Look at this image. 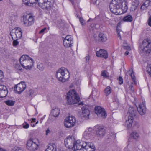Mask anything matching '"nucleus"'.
Returning <instances> with one entry per match:
<instances>
[{"instance_id":"1","label":"nucleus","mask_w":151,"mask_h":151,"mask_svg":"<svg viewBox=\"0 0 151 151\" xmlns=\"http://www.w3.org/2000/svg\"><path fill=\"white\" fill-rule=\"evenodd\" d=\"M124 6V9H128L127 4L125 1L120 0H112L110 4L109 7L111 11L116 15H120L123 13L122 9Z\"/></svg>"},{"instance_id":"2","label":"nucleus","mask_w":151,"mask_h":151,"mask_svg":"<svg viewBox=\"0 0 151 151\" xmlns=\"http://www.w3.org/2000/svg\"><path fill=\"white\" fill-rule=\"evenodd\" d=\"M56 76L59 81L65 82L70 78V73L67 69L62 67L57 70Z\"/></svg>"},{"instance_id":"3","label":"nucleus","mask_w":151,"mask_h":151,"mask_svg":"<svg viewBox=\"0 0 151 151\" xmlns=\"http://www.w3.org/2000/svg\"><path fill=\"white\" fill-rule=\"evenodd\" d=\"M67 102L69 105L76 104L78 102L80 98L76 91L73 89L69 91L66 97Z\"/></svg>"},{"instance_id":"4","label":"nucleus","mask_w":151,"mask_h":151,"mask_svg":"<svg viewBox=\"0 0 151 151\" xmlns=\"http://www.w3.org/2000/svg\"><path fill=\"white\" fill-rule=\"evenodd\" d=\"M19 61L22 66L26 69H30L33 65V59L27 55H22L20 58Z\"/></svg>"},{"instance_id":"5","label":"nucleus","mask_w":151,"mask_h":151,"mask_svg":"<svg viewBox=\"0 0 151 151\" xmlns=\"http://www.w3.org/2000/svg\"><path fill=\"white\" fill-rule=\"evenodd\" d=\"M21 20L23 24L26 27H29L34 22V17L31 13H25L21 17Z\"/></svg>"},{"instance_id":"6","label":"nucleus","mask_w":151,"mask_h":151,"mask_svg":"<svg viewBox=\"0 0 151 151\" xmlns=\"http://www.w3.org/2000/svg\"><path fill=\"white\" fill-rule=\"evenodd\" d=\"M26 147L27 149L30 151H35L38 148V142L34 139H30L27 141Z\"/></svg>"},{"instance_id":"7","label":"nucleus","mask_w":151,"mask_h":151,"mask_svg":"<svg viewBox=\"0 0 151 151\" xmlns=\"http://www.w3.org/2000/svg\"><path fill=\"white\" fill-rule=\"evenodd\" d=\"M140 48L147 53H149L151 51V42L147 39H145L142 42Z\"/></svg>"},{"instance_id":"8","label":"nucleus","mask_w":151,"mask_h":151,"mask_svg":"<svg viewBox=\"0 0 151 151\" xmlns=\"http://www.w3.org/2000/svg\"><path fill=\"white\" fill-rule=\"evenodd\" d=\"M21 29L19 27L15 28L10 32V35L12 39H19L22 37Z\"/></svg>"},{"instance_id":"9","label":"nucleus","mask_w":151,"mask_h":151,"mask_svg":"<svg viewBox=\"0 0 151 151\" xmlns=\"http://www.w3.org/2000/svg\"><path fill=\"white\" fill-rule=\"evenodd\" d=\"M76 122L75 117L73 116H70L65 119L64 125L67 128H70L74 126Z\"/></svg>"},{"instance_id":"10","label":"nucleus","mask_w":151,"mask_h":151,"mask_svg":"<svg viewBox=\"0 0 151 151\" xmlns=\"http://www.w3.org/2000/svg\"><path fill=\"white\" fill-rule=\"evenodd\" d=\"M38 3L40 7L46 10L49 11L51 9L52 4L44 0H38Z\"/></svg>"},{"instance_id":"11","label":"nucleus","mask_w":151,"mask_h":151,"mask_svg":"<svg viewBox=\"0 0 151 151\" xmlns=\"http://www.w3.org/2000/svg\"><path fill=\"white\" fill-rule=\"evenodd\" d=\"M95 112L99 117L104 118L107 115L105 109L100 106H96L95 108Z\"/></svg>"},{"instance_id":"12","label":"nucleus","mask_w":151,"mask_h":151,"mask_svg":"<svg viewBox=\"0 0 151 151\" xmlns=\"http://www.w3.org/2000/svg\"><path fill=\"white\" fill-rule=\"evenodd\" d=\"M94 129L95 131L96 135L98 137H101L105 133V130L103 126L96 125L94 127Z\"/></svg>"},{"instance_id":"13","label":"nucleus","mask_w":151,"mask_h":151,"mask_svg":"<svg viewBox=\"0 0 151 151\" xmlns=\"http://www.w3.org/2000/svg\"><path fill=\"white\" fill-rule=\"evenodd\" d=\"M26 87V85L25 82H21L15 86L14 91L16 92V93L20 94L25 89Z\"/></svg>"},{"instance_id":"14","label":"nucleus","mask_w":151,"mask_h":151,"mask_svg":"<svg viewBox=\"0 0 151 151\" xmlns=\"http://www.w3.org/2000/svg\"><path fill=\"white\" fill-rule=\"evenodd\" d=\"M146 109L145 101V100H142V103L139 104L138 107H137L138 111L140 115H143L146 113Z\"/></svg>"},{"instance_id":"15","label":"nucleus","mask_w":151,"mask_h":151,"mask_svg":"<svg viewBox=\"0 0 151 151\" xmlns=\"http://www.w3.org/2000/svg\"><path fill=\"white\" fill-rule=\"evenodd\" d=\"M84 143L82 144L80 140H77L73 143V146L72 147V149L74 151L83 149V148L84 147Z\"/></svg>"},{"instance_id":"16","label":"nucleus","mask_w":151,"mask_h":151,"mask_svg":"<svg viewBox=\"0 0 151 151\" xmlns=\"http://www.w3.org/2000/svg\"><path fill=\"white\" fill-rule=\"evenodd\" d=\"M84 147L83 148L84 151H95V147L93 144L92 143H84Z\"/></svg>"},{"instance_id":"17","label":"nucleus","mask_w":151,"mask_h":151,"mask_svg":"<svg viewBox=\"0 0 151 151\" xmlns=\"http://www.w3.org/2000/svg\"><path fill=\"white\" fill-rule=\"evenodd\" d=\"M8 93L6 87L2 85H0V98L6 97Z\"/></svg>"},{"instance_id":"18","label":"nucleus","mask_w":151,"mask_h":151,"mask_svg":"<svg viewBox=\"0 0 151 151\" xmlns=\"http://www.w3.org/2000/svg\"><path fill=\"white\" fill-rule=\"evenodd\" d=\"M82 117L85 118L86 119H88L90 111L88 107L86 106H84L82 108Z\"/></svg>"},{"instance_id":"19","label":"nucleus","mask_w":151,"mask_h":151,"mask_svg":"<svg viewBox=\"0 0 151 151\" xmlns=\"http://www.w3.org/2000/svg\"><path fill=\"white\" fill-rule=\"evenodd\" d=\"M96 55L98 57H102L105 59H106L108 56L107 52L103 49H100L99 51H97L96 52Z\"/></svg>"},{"instance_id":"20","label":"nucleus","mask_w":151,"mask_h":151,"mask_svg":"<svg viewBox=\"0 0 151 151\" xmlns=\"http://www.w3.org/2000/svg\"><path fill=\"white\" fill-rule=\"evenodd\" d=\"M72 141L71 137H68L64 140L65 145L66 147L68 148H70L71 147Z\"/></svg>"},{"instance_id":"21","label":"nucleus","mask_w":151,"mask_h":151,"mask_svg":"<svg viewBox=\"0 0 151 151\" xmlns=\"http://www.w3.org/2000/svg\"><path fill=\"white\" fill-rule=\"evenodd\" d=\"M92 129L91 128H88L84 132L83 137L86 139H88L90 138L91 136V132Z\"/></svg>"},{"instance_id":"22","label":"nucleus","mask_w":151,"mask_h":151,"mask_svg":"<svg viewBox=\"0 0 151 151\" xmlns=\"http://www.w3.org/2000/svg\"><path fill=\"white\" fill-rule=\"evenodd\" d=\"M133 117L132 116H128V119L125 122V125L128 129L130 128L132 126L133 122Z\"/></svg>"},{"instance_id":"23","label":"nucleus","mask_w":151,"mask_h":151,"mask_svg":"<svg viewBox=\"0 0 151 151\" xmlns=\"http://www.w3.org/2000/svg\"><path fill=\"white\" fill-rule=\"evenodd\" d=\"M60 113V109L58 108L53 109L51 111V114L55 117H58Z\"/></svg>"},{"instance_id":"24","label":"nucleus","mask_w":151,"mask_h":151,"mask_svg":"<svg viewBox=\"0 0 151 151\" xmlns=\"http://www.w3.org/2000/svg\"><path fill=\"white\" fill-rule=\"evenodd\" d=\"M99 41L101 42H105L107 40L106 35L103 33H100L98 35Z\"/></svg>"},{"instance_id":"25","label":"nucleus","mask_w":151,"mask_h":151,"mask_svg":"<svg viewBox=\"0 0 151 151\" xmlns=\"http://www.w3.org/2000/svg\"><path fill=\"white\" fill-rule=\"evenodd\" d=\"M128 111L129 114V116H132L133 117V116L136 115V111L133 108L129 107V109Z\"/></svg>"},{"instance_id":"26","label":"nucleus","mask_w":151,"mask_h":151,"mask_svg":"<svg viewBox=\"0 0 151 151\" xmlns=\"http://www.w3.org/2000/svg\"><path fill=\"white\" fill-rule=\"evenodd\" d=\"M73 43V41H67L66 40H63V44L66 47H68L71 46Z\"/></svg>"},{"instance_id":"27","label":"nucleus","mask_w":151,"mask_h":151,"mask_svg":"<svg viewBox=\"0 0 151 151\" xmlns=\"http://www.w3.org/2000/svg\"><path fill=\"white\" fill-rule=\"evenodd\" d=\"M45 151H56V148L55 145H50L46 149Z\"/></svg>"},{"instance_id":"28","label":"nucleus","mask_w":151,"mask_h":151,"mask_svg":"<svg viewBox=\"0 0 151 151\" xmlns=\"http://www.w3.org/2000/svg\"><path fill=\"white\" fill-rule=\"evenodd\" d=\"M131 136L134 139H137L139 137V135L137 132L133 131L131 133Z\"/></svg>"},{"instance_id":"29","label":"nucleus","mask_w":151,"mask_h":151,"mask_svg":"<svg viewBox=\"0 0 151 151\" xmlns=\"http://www.w3.org/2000/svg\"><path fill=\"white\" fill-rule=\"evenodd\" d=\"M133 19L132 17L130 15H128L125 16L123 18L124 21L126 22H131Z\"/></svg>"},{"instance_id":"30","label":"nucleus","mask_w":151,"mask_h":151,"mask_svg":"<svg viewBox=\"0 0 151 151\" xmlns=\"http://www.w3.org/2000/svg\"><path fill=\"white\" fill-rule=\"evenodd\" d=\"M37 67L40 71H43L45 68L43 64L40 63H37Z\"/></svg>"},{"instance_id":"31","label":"nucleus","mask_w":151,"mask_h":151,"mask_svg":"<svg viewBox=\"0 0 151 151\" xmlns=\"http://www.w3.org/2000/svg\"><path fill=\"white\" fill-rule=\"evenodd\" d=\"M129 147L130 148V150H129V151H138V150L139 149L137 147H130L129 145L127 146V147H125L124 149L125 150H127Z\"/></svg>"},{"instance_id":"32","label":"nucleus","mask_w":151,"mask_h":151,"mask_svg":"<svg viewBox=\"0 0 151 151\" xmlns=\"http://www.w3.org/2000/svg\"><path fill=\"white\" fill-rule=\"evenodd\" d=\"M5 102L6 104L8 106H13L15 104V101H14L9 100L6 101Z\"/></svg>"},{"instance_id":"33","label":"nucleus","mask_w":151,"mask_h":151,"mask_svg":"<svg viewBox=\"0 0 151 151\" xmlns=\"http://www.w3.org/2000/svg\"><path fill=\"white\" fill-rule=\"evenodd\" d=\"M104 92L107 95L109 94L111 92V88L110 86H108L104 89Z\"/></svg>"},{"instance_id":"34","label":"nucleus","mask_w":151,"mask_h":151,"mask_svg":"<svg viewBox=\"0 0 151 151\" xmlns=\"http://www.w3.org/2000/svg\"><path fill=\"white\" fill-rule=\"evenodd\" d=\"M101 75L104 78H107L109 77V75L107 74V72L105 70H103L102 71Z\"/></svg>"},{"instance_id":"35","label":"nucleus","mask_w":151,"mask_h":151,"mask_svg":"<svg viewBox=\"0 0 151 151\" xmlns=\"http://www.w3.org/2000/svg\"><path fill=\"white\" fill-rule=\"evenodd\" d=\"M28 94L29 96L32 97L34 96L35 94L33 90L32 89H30L28 92Z\"/></svg>"},{"instance_id":"36","label":"nucleus","mask_w":151,"mask_h":151,"mask_svg":"<svg viewBox=\"0 0 151 151\" xmlns=\"http://www.w3.org/2000/svg\"><path fill=\"white\" fill-rule=\"evenodd\" d=\"M147 72L151 77V65L148 64L147 65Z\"/></svg>"},{"instance_id":"37","label":"nucleus","mask_w":151,"mask_h":151,"mask_svg":"<svg viewBox=\"0 0 151 151\" xmlns=\"http://www.w3.org/2000/svg\"><path fill=\"white\" fill-rule=\"evenodd\" d=\"M12 151H23V150L20 147H16L13 148Z\"/></svg>"},{"instance_id":"38","label":"nucleus","mask_w":151,"mask_h":151,"mask_svg":"<svg viewBox=\"0 0 151 151\" xmlns=\"http://www.w3.org/2000/svg\"><path fill=\"white\" fill-rule=\"evenodd\" d=\"M64 40H66L67 41H73L72 38L69 35H67Z\"/></svg>"},{"instance_id":"39","label":"nucleus","mask_w":151,"mask_h":151,"mask_svg":"<svg viewBox=\"0 0 151 151\" xmlns=\"http://www.w3.org/2000/svg\"><path fill=\"white\" fill-rule=\"evenodd\" d=\"M151 2V0H146L143 4L146 6L148 7L150 5Z\"/></svg>"},{"instance_id":"40","label":"nucleus","mask_w":151,"mask_h":151,"mask_svg":"<svg viewBox=\"0 0 151 151\" xmlns=\"http://www.w3.org/2000/svg\"><path fill=\"white\" fill-rule=\"evenodd\" d=\"M15 68L16 70H21L22 68L19 64H16L15 66Z\"/></svg>"},{"instance_id":"41","label":"nucleus","mask_w":151,"mask_h":151,"mask_svg":"<svg viewBox=\"0 0 151 151\" xmlns=\"http://www.w3.org/2000/svg\"><path fill=\"white\" fill-rule=\"evenodd\" d=\"M23 127L24 128L27 129L29 127V125L28 123L25 122L23 124Z\"/></svg>"},{"instance_id":"42","label":"nucleus","mask_w":151,"mask_h":151,"mask_svg":"<svg viewBox=\"0 0 151 151\" xmlns=\"http://www.w3.org/2000/svg\"><path fill=\"white\" fill-rule=\"evenodd\" d=\"M14 40L13 42V45L14 46H16L19 44V42L17 41L18 39H13Z\"/></svg>"},{"instance_id":"43","label":"nucleus","mask_w":151,"mask_h":151,"mask_svg":"<svg viewBox=\"0 0 151 151\" xmlns=\"http://www.w3.org/2000/svg\"><path fill=\"white\" fill-rule=\"evenodd\" d=\"M131 76L132 78L133 81L135 82L136 80L135 77L134 75L133 71H132L131 73Z\"/></svg>"},{"instance_id":"44","label":"nucleus","mask_w":151,"mask_h":151,"mask_svg":"<svg viewBox=\"0 0 151 151\" xmlns=\"http://www.w3.org/2000/svg\"><path fill=\"white\" fill-rule=\"evenodd\" d=\"M138 6L135 5L133 4H132V5L131 7V10L132 11H134L136 9Z\"/></svg>"},{"instance_id":"45","label":"nucleus","mask_w":151,"mask_h":151,"mask_svg":"<svg viewBox=\"0 0 151 151\" xmlns=\"http://www.w3.org/2000/svg\"><path fill=\"white\" fill-rule=\"evenodd\" d=\"M79 21L82 25H84L85 24V22L82 18L80 17L79 18Z\"/></svg>"},{"instance_id":"46","label":"nucleus","mask_w":151,"mask_h":151,"mask_svg":"<svg viewBox=\"0 0 151 151\" xmlns=\"http://www.w3.org/2000/svg\"><path fill=\"white\" fill-rule=\"evenodd\" d=\"M118 80L119 81V83L120 85H121L123 83V79L121 77H119V78H118Z\"/></svg>"},{"instance_id":"47","label":"nucleus","mask_w":151,"mask_h":151,"mask_svg":"<svg viewBox=\"0 0 151 151\" xmlns=\"http://www.w3.org/2000/svg\"><path fill=\"white\" fill-rule=\"evenodd\" d=\"M4 77V76L3 71L0 70V80L3 79Z\"/></svg>"},{"instance_id":"48","label":"nucleus","mask_w":151,"mask_h":151,"mask_svg":"<svg viewBox=\"0 0 151 151\" xmlns=\"http://www.w3.org/2000/svg\"><path fill=\"white\" fill-rule=\"evenodd\" d=\"M23 2L24 3L26 6H28L29 5L28 2L29 3V0H22Z\"/></svg>"},{"instance_id":"49","label":"nucleus","mask_w":151,"mask_h":151,"mask_svg":"<svg viewBox=\"0 0 151 151\" xmlns=\"http://www.w3.org/2000/svg\"><path fill=\"white\" fill-rule=\"evenodd\" d=\"M147 6H146L144 5V4H143L141 7V10H144L147 9Z\"/></svg>"},{"instance_id":"50","label":"nucleus","mask_w":151,"mask_h":151,"mask_svg":"<svg viewBox=\"0 0 151 151\" xmlns=\"http://www.w3.org/2000/svg\"><path fill=\"white\" fill-rule=\"evenodd\" d=\"M38 0H29V3L32 4L36 3L37 2H38Z\"/></svg>"},{"instance_id":"51","label":"nucleus","mask_w":151,"mask_h":151,"mask_svg":"<svg viewBox=\"0 0 151 151\" xmlns=\"http://www.w3.org/2000/svg\"><path fill=\"white\" fill-rule=\"evenodd\" d=\"M85 58L86 62L87 63H88L89 62L90 59V57L89 55H88L87 56H86L85 57Z\"/></svg>"},{"instance_id":"52","label":"nucleus","mask_w":151,"mask_h":151,"mask_svg":"<svg viewBox=\"0 0 151 151\" xmlns=\"http://www.w3.org/2000/svg\"><path fill=\"white\" fill-rule=\"evenodd\" d=\"M139 1L138 0H135L133 2L132 4L136 6H138L139 4Z\"/></svg>"},{"instance_id":"53","label":"nucleus","mask_w":151,"mask_h":151,"mask_svg":"<svg viewBox=\"0 0 151 151\" xmlns=\"http://www.w3.org/2000/svg\"><path fill=\"white\" fill-rule=\"evenodd\" d=\"M116 31L117 33L118 36L119 37L120 39H121V36L119 33V30L118 29V27L117 26L116 28Z\"/></svg>"},{"instance_id":"54","label":"nucleus","mask_w":151,"mask_h":151,"mask_svg":"<svg viewBox=\"0 0 151 151\" xmlns=\"http://www.w3.org/2000/svg\"><path fill=\"white\" fill-rule=\"evenodd\" d=\"M148 24L149 26L151 27V16H150L149 18Z\"/></svg>"},{"instance_id":"55","label":"nucleus","mask_w":151,"mask_h":151,"mask_svg":"<svg viewBox=\"0 0 151 151\" xmlns=\"http://www.w3.org/2000/svg\"><path fill=\"white\" fill-rule=\"evenodd\" d=\"M124 48L128 51H130L131 50V49L130 47L129 46H124Z\"/></svg>"},{"instance_id":"56","label":"nucleus","mask_w":151,"mask_h":151,"mask_svg":"<svg viewBox=\"0 0 151 151\" xmlns=\"http://www.w3.org/2000/svg\"><path fill=\"white\" fill-rule=\"evenodd\" d=\"M129 88L131 91L132 92H133L134 91V89L133 86L132 85H131L129 86Z\"/></svg>"},{"instance_id":"57","label":"nucleus","mask_w":151,"mask_h":151,"mask_svg":"<svg viewBox=\"0 0 151 151\" xmlns=\"http://www.w3.org/2000/svg\"><path fill=\"white\" fill-rule=\"evenodd\" d=\"M4 16L3 14L1 12H0V21L2 20Z\"/></svg>"},{"instance_id":"58","label":"nucleus","mask_w":151,"mask_h":151,"mask_svg":"<svg viewBox=\"0 0 151 151\" xmlns=\"http://www.w3.org/2000/svg\"><path fill=\"white\" fill-rule=\"evenodd\" d=\"M46 28H44L43 29L41 30L40 32H39V33L41 34L43 33L46 30Z\"/></svg>"},{"instance_id":"59","label":"nucleus","mask_w":151,"mask_h":151,"mask_svg":"<svg viewBox=\"0 0 151 151\" xmlns=\"http://www.w3.org/2000/svg\"><path fill=\"white\" fill-rule=\"evenodd\" d=\"M50 133V130L48 128L47 130L46 131V135H47L48 134Z\"/></svg>"},{"instance_id":"60","label":"nucleus","mask_w":151,"mask_h":151,"mask_svg":"<svg viewBox=\"0 0 151 151\" xmlns=\"http://www.w3.org/2000/svg\"><path fill=\"white\" fill-rule=\"evenodd\" d=\"M32 122H36V119L35 118H32Z\"/></svg>"},{"instance_id":"61","label":"nucleus","mask_w":151,"mask_h":151,"mask_svg":"<svg viewBox=\"0 0 151 151\" xmlns=\"http://www.w3.org/2000/svg\"><path fill=\"white\" fill-rule=\"evenodd\" d=\"M0 151H6V150L5 149L0 147Z\"/></svg>"},{"instance_id":"62","label":"nucleus","mask_w":151,"mask_h":151,"mask_svg":"<svg viewBox=\"0 0 151 151\" xmlns=\"http://www.w3.org/2000/svg\"><path fill=\"white\" fill-rule=\"evenodd\" d=\"M129 54V52L128 51H126L125 53V55H127Z\"/></svg>"},{"instance_id":"63","label":"nucleus","mask_w":151,"mask_h":151,"mask_svg":"<svg viewBox=\"0 0 151 151\" xmlns=\"http://www.w3.org/2000/svg\"><path fill=\"white\" fill-rule=\"evenodd\" d=\"M79 105H83V103L82 102H80L79 104Z\"/></svg>"},{"instance_id":"64","label":"nucleus","mask_w":151,"mask_h":151,"mask_svg":"<svg viewBox=\"0 0 151 151\" xmlns=\"http://www.w3.org/2000/svg\"><path fill=\"white\" fill-rule=\"evenodd\" d=\"M31 126L32 127H34L35 126V124H31Z\"/></svg>"}]
</instances>
